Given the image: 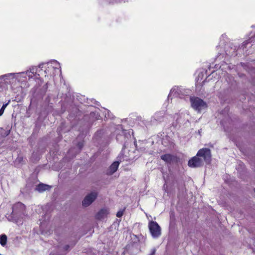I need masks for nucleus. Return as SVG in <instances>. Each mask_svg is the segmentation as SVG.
<instances>
[{"label": "nucleus", "mask_w": 255, "mask_h": 255, "mask_svg": "<svg viewBox=\"0 0 255 255\" xmlns=\"http://www.w3.org/2000/svg\"><path fill=\"white\" fill-rule=\"evenodd\" d=\"M25 206L21 202H17L12 207L11 215L15 218V222L19 223V218H23L25 216Z\"/></svg>", "instance_id": "obj_1"}, {"label": "nucleus", "mask_w": 255, "mask_h": 255, "mask_svg": "<svg viewBox=\"0 0 255 255\" xmlns=\"http://www.w3.org/2000/svg\"><path fill=\"white\" fill-rule=\"evenodd\" d=\"M197 155L203 160V163L210 164L211 161V152L208 148H203L198 150Z\"/></svg>", "instance_id": "obj_2"}, {"label": "nucleus", "mask_w": 255, "mask_h": 255, "mask_svg": "<svg viewBox=\"0 0 255 255\" xmlns=\"http://www.w3.org/2000/svg\"><path fill=\"white\" fill-rule=\"evenodd\" d=\"M148 228L152 237L157 238L161 235V228L156 222H150Z\"/></svg>", "instance_id": "obj_3"}, {"label": "nucleus", "mask_w": 255, "mask_h": 255, "mask_svg": "<svg viewBox=\"0 0 255 255\" xmlns=\"http://www.w3.org/2000/svg\"><path fill=\"white\" fill-rule=\"evenodd\" d=\"M192 107L195 110L200 111L206 107V104L202 99L198 97L190 98Z\"/></svg>", "instance_id": "obj_4"}, {"label": "nucleus", "mask_w": 255, "mask_h": 255, "mask_svg": "<svg viewBox=\"0 0 255 255\" xmlns=\"http://www.w3.org/2000/svg\"><path fill=\"white\" fill-rule=\"evenodd\" d=\"M189 167L196 168L203 165V160L197 155L190 159L188 163Z\"/></svg>", "instance_id": "obj_5"}, {"label": "nucleus", "mask_w": 255, "mask_h": 255, "mask_svg": "<svg viewBox=\"0 0 255 255\" xmlns=\"http://www.w3.org/2000/svg\"><path fill=\"white\" fill-rule=\"evenodd\" d=\"M97 194L96 192H91L88 194L82 201L83 206L86 207L90 205L96 199Z\"/></svg>", "instance_id": "obj_6"}, {"label": "nucleus", "mask_w": 255, "mask_h": 255, "mask_svg": "<svg viewBox=\"0 0 255 255\" xmlns=\"http://www.w3.org/2000/svg\"><path fill=\"white\" fill-rule=\"evenodd\" d=\"M109 213V210L107 208L101 209L96 214V218L102 220L107 218Z\"/></svg>", "instance_id": "obj_7"}, {"label": "nucleus", "mask_w": 255, "mask_h": 255, "mask_svg": "<svg viewBox=\"0 0 255 255\" xmlns=\"http://www.w3.org/2000/svg\"><path fill=\"white\" fill-rule=\"evenodd\" d=\"M182 91L179 88H173L168 95V98L173 97H179L180 98H183V95L181 94Z\"/></svg>", "instance_id": "obj_8"}, {"label": "nucleus", "mask_w": 255, "mask_h": 255, "mask_svg": "<svg viewBox=\"0 0 255 255\" xmlns=\"http://www.w3.org/2000/svg\"><path fill=\"white\" fill-rule=\"evenodd\" d=\"M14 73H9L0 76V87L3 86L6 82V80L14 78Z\"/></svg>", "instance_id": "obj_9"}, {"label": "nucleus", "mask_w": 255, "mask_h": 255, "mask_svg": "<svg viewBox=\"0 0 255 255\" xmlns=\"http://www.w3.org/2000/svg\"><path fill=\"white\" fill-rule=\"evenodd\" d=\"M120 162L119 161L114 162L109 167L107 171L108 175H112L118 169L119 166Z\"/></svg>", "instance_id": "obj_10"}, {"label": "nucleus", "mask_w": 255, "mask_h": 255, "mask_svg": "<svg viewBox=\"0 0 255 255\" xmlns=\"http://www.w3.org/2000/svg\"><path fill=\"white\" fill-rule=\"evenodd\" d=\"M50 188V186L48 185L41 183L36 186L35 189L40 192H42L49 190Z\"/></svg>", "instance_id": "obj_11"}, {"label": "nucleus", "mask_w": 255, "mask_h": 255, "mask_svg": "<svg viewBox=\"0 0 255 255\" xmlns=\"http://www.w3.org/2000/svg\"><path fill=\"white\" fill-rule=\"evenodd\" d=\"M161 159L167 163H171L173 159V156L170 154H166L161 156Z\"/></svg>", "instance_id": "obj_12"}, {"label": "nucleus", "mask_w": 255, "mask_h": 255, "mask_svg": "<svg viewBox=\"0 0 255 255\" xmlns=\"http://www.w3.org/2000/svg\"><path fill=\"white\" fill-rule=\"evenodd\" d=\"M37 69L35 67H32L26 72V74L29 78L33 77L36 73Z\"/></svg>", "instance_id": "obj_13"}, {"label": "nucleus", "mask_w": 255, "mask_h": 255, "mask_svg": "<svg viewBox=\"0 0 255 255\" xmlns=\"http://www.w3.org/2000/svg\"><path fill=\"white\" fill-rule=\"evenodd\" d=\"M7 242V237L5 235L0 236V244L2 246H4Z\"/></svg>", "instance_id": "obj_14"}, {"label": "nucleus", "mask_w": 255, "mask_h": 255, "mask_svg": "<svg viewBox=\"0 0 255 255\" xmlns=\"http://www.w3.org/2000/svg\"><path fill=\"white\" fill-rule=\"evenodd\" d=\"M10 102V101H8V103L5 104H3L2 106V107L1 108V109H0V116H2V114H3L4 113V110L6 108V107H7V106L8 105L9 103Z\"/></svg>", "instance_id": "obj_15"}, {"label": "nucleus", "mask_w": 255, "mask_h": 255, "mask_svg": "<svg viewBox=\"0 0 255 255\" xmlns=\"http://www.w3.org/2000/svg\"><path fill=\"white\" fill-rule=\"evenodd\" d=\"M23 161V158L21 156H18L17 158L15 160V162H18L19 163L22 162Z\"/></svg>", "instance_id": "obj_16"}, {"label": "nucleus", "mask_w": 255, "mask_h": 255, "mask_svg": "<svg viewBox=\"0 0 255 255\" xmlns=\"http://www.w3.org/2000/svg\"><path fill=\"white\" fill-rule=\"evenodd\" d=\"M124 210H121V211H118L116 214L117 217H118L119 218L121 217L124 214Z\"/></svg>", "instance_id": "obj_17"}, {"label": "nucleus", "mask_w": 255, "mask_h": 255, "mask_svg": "<svg viewBox=\"0 0 255 255\" xmlns=\"http://www.w3.org/2000/svg\"><path fill=\"white\" fill-rule=\"evenodd\" d=\"M155 252H156V249H153L151 250V253H150V254L149 255H154V254L155 253Z\"/></svg>", "instance_id": "obj_18"}, {"label": "nucleus", "mask_w": 255, "mask_h": 255, "mask_svg": "<svg viewBox=\"0 0 255 255\" xmlns=\"http://www.w3.org/2000/svg\"><path fill=\"white\" fill-rule=\"evenodd\" d=\"M78 146L79 149H81L82 148V147L83 146V144L82 142H79L78 144Z\"/></svg>", "instance_id": "obj_19"}, {"label": "nucleus", "mask_w": 255, "mask_h": 255, "mask_svg": "<svg viewBox=\"0 0 255 255\" xmlns=\"http://www.w3.org/2000/svg\"><path fill=\"white\" fill-rule=\"evenodd\" d=\"M69 245H66L65 247H64V249L66 251H67L69 250Z\"/></svg>", "instance_id": "obj_20"}, {"label": "nucleus", "mask_w": 255, "mask_h": 255, "mask_svg": "<svg viewBox=\"0 0 255 255\" xmlns=\"http://www.w3.org/2000/svg\"><path fill=\"white\" fill-rule=\"evenodd\" d=\"M201 129H200V130H198V132H199V133L200 134V133H201Z\"/></svg>", "instance_id": "obj_21"}, {"label": "nucleus", "mask_w": 255, "mask_h": 255, "mask_svg": "<svg viewBox=\"0 0 255 255\" xmlns=\"http://www.w3.org/2000/svg\"><path fill=\"white\" fill-rule=\"evenodd\" d=\"M0 255H1V254H0Z\"/></svg>", "instance_id": "obj_22"}]
</instances>
